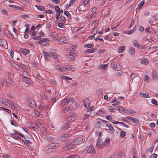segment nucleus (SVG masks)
<instances>
[{
    "label": "nucleus",
    "mask_w": 158,
    "mask_h": 158,
    "mask_svg": "<svg viewBox=\"0 0 158 158\" xmlns=\"http://www.w3.org/2000/svg\"><path fill=\"white\" fill-rule=\"evenodd\" d=\"M1 102L7 106H11V108L13 109L15 108L16 106L10 101L5 98H2L1 100Z\"/></svg>",
    "instance_id": "1"
},
{
    "label": "nucleus",
    "mask_w": 158,
    "mask_h": 158,
    "mask_svg": "<svg viewBox=\"0 0 158 158\" xmlns=\"http://www.w3.org/2000/svg\"><path fill=\"white\" fill-rule=\"evenodd\" d=\"M111 66L114 69L118 71H120L121 69V67L120 65V63L116 62L114 60H113L111 64Z\"/></svg>",
    "instance_id": "2"
},
{
    "label": "nucleus",
    "mask_w": 158,
    "mask_h": 158,
    "mask_svg": "<svg viewBox=\"0 0 158 158\" xmlns=\"http://www.w3.org/2000/svg\"><path fill=\"white\" fill-rule=\"evenodd\" d=\"M36 127L40 128V129L43 131V133L45 131V129L44 127V124L41 122L39 121L36 122Z\"/></svg>",
    "instance_id": "3"
},
{
    "label": "nucleus",
    "mask_w": 158,
    "mask_h": 158,
    "mask_svg": "<svg viewBox=\"0 0 158 158\" xmlns=\"http://www.w3.org/2000/svg\"><path fill=\"white\" fill-rule=\"evenodd\" d=\"M86 140V139L84 136L79 137L75 141V143H76L77 145L81 144L84 142Z\"/></svg>",
    "instance_id": "4"
},
{
    "label": "nucleus",
    "mask_w": 158,
    "mask_h": 158,
    "mask_svg": "<svg viewBox=\"0 0 158 158\" xmlns=\"http://www.w3.org/2000/svg\"><path fill=\"white\" fill-rule=\"evenodd\" d=\"M77 118V116L73 113H72L70 114L67 118V120L69 121H73L75 120Z\"/></svg>",
    "instance_id": "5"
},
{
    "label": "nucleus",
    "mask_w": 158,
    "mask_h": 158,
    "mask_svg": "<svg viewBox=\"0 0 158 158\" xmlns=\"http://www.w3.org/2000/svg\"><path fill=\"white\" fill-rule=\"evenodd\" d=\"M55 68L59 70L60 71L66 72L67 71V69L66 67H64L60 66L59 64H56L55 66Z\"/></svg>",
    "instance_id": "6"
},
{
    "label": "nucleus",
    "mask_w": 158,
    "mask_h": 158,
    "mask_svg": "<svg viewBox=\"0 0 158 158\" xmlns=\"http://www.w3.org/2000/svg\"><path fill=\"white\" fill-rule=\"evenodd\" d=\"M39 109L40 110H45V111L46 112L49 111L50 110L49 107H48L47 106L45 105L44 104H41L39 107Z\"/></svg>",
    "instance_id": "7"
},
{
    "label": "nucleus",
    "mask_w": 158,
    "mask_h": 158,
    "mask_svg": "<svg viewBox=\"0 0 158 158\" xmlns=\"http://www.w3.org/2000/svg\"><path fill=\"white\" fill-rule=\"evenodd\" d=\"M18 134H19L18 132L17 131H15L14 133L12 135V137L16 139L21 140L22 138L19 136Z\"/></svg>",
    "instance_id": "8"
},
{
    "label": "nucleus",
    "mask_w": 158,
    "mask_h": 158,
    "mask_svg": "<svg viewBox=\"0 0 158 158\" xmlns=\"http://www.w3.org/2000/svg\"><path fill=\"white\" fill-rule=\"evenodd\" d=\"M22 77H22V79L23 81L26 82L27 84L29 85L31 84V81L30 79V78L25 76H22Z\"/></svg>",
    "instance_id": "9"
},
{
    "label": "nucleus",
    "mask_w": 158,
    "mask_h": 158,
    "mask_svg": "<svg viewBox=\"0 0 158 158\" xmlns=\"http://www.w3.org/2000/svg\"><path fill=\"white\" fill-rule=\"evenodd\" d=\"M7 44V41L5 39H0V45L2 47H5Z\"/></svg>",
    "instance_id": "10"
},
{
    "label": "nucleus",
    "mask_w": 158,
    "mask_h": 158,
    "mask_svg": "<svg viewBox=\"0 0 158 158\" xmlns=\"http://www.w3.org/2000/svg\"><path fill=\"white\" fill-rule=\"evenodd\" d=\"M117 156L119 158H124L125 156V154L124 152L120 151L117 153Z\"/></svg>",
    "instance_id": "11"
},
{
    "label": "nucleus",
    "mask_w": 158,
    "mask_h": 158,
    "mask_svg": "<svg viewBox=\"0 0 158 158\" xmlns=\"http://www.w3.org/2000/svg\"><path fill=\"white\" fill-rule=\"evenodd\" d=\"M19 51L24 55H26L30 52V51L27 49H23L20 48L19 49Z\"/></svg>",
    "instance_id": "12"
},
{
    "label": "nucleus",
    "mask_w": 158,
    "mask_h": 158,
    "mask_svg": "<svg viewBox=\"0 0 158 158\" xmlns=\"http://www.w3.org/2000/svg\"><path fill=\"white\" fill-rule=\"evenodd\" d=\"M127 118L129 119L131 122L136 124H138L139 123V120L136 118L130 117H127Z\"/></svg>",
    "instance_id": "13"
},
{
    "label": "nucleus",
    "mask_w": 158,
    "mask_h": 158,
    "mask_svg": "<svg viewBox=\"0 0 158 158\" xmlns=\"http://www.w3.org/2000/svg\"><path fill=\"white\" fill-rule=\"evenodd\" d=\"M50 57H52L55 59H58L60 57V55L54 52H50Z\"/></svg>",
    "instance_id": "14"
},
{
    "label": "nucleus",
    "mask_w": 158,
    "mask_h": 158,
    "mask_svg": "<svg viewBox=\"0 0 158 158\" xmlns=\"http://www.w3.org/2000/svg\"><path fill=\"white\" fill-rule=\"evenodd\" d=\"M90 103V101L89 100V99L87 98L85 99L83 102L84 105L86 107H88L89 106V104Z\"/></svg>",
    "instance_id": "15"
},
{
    "label": "nucleus",
    "mask_w": 158,
    "mask_h": 158,
    "mask_svg": "<svg viewBox=\"0 0 158 158\" xmlns=\"http://www.w3.org/2000/svg\"><path fill=\"white\" fill-rule=\"evenodd\" d=\"M68 129L70 130H71V127H69V124H67L64 125L63 126L61 127L60 128V130L61 131H66Z\"/></svg>",
    "instance_id": "16"
},
{
    "label": "nucleus",
    "mask_w": 158,
    "mask_h": 158,
    "mask_svg": "<svg viewBox=\"0 0 158 158\" xmlns=\"http://www.w3.org/2000/svg\"><path fill=\"white\" fill-rule=\"evenodd\" d=\"M95 151V150L94 147L92 146H90L87 148V152L89 153H94Z\"/></svg>",
    "instance_id": "17"
},
{
    "label": "nucleus",
    "mask_w": 158,
    "mask_h": 158,
    "mask_svg": "<svg viewBox=\"0 0 158 158\" xmlns=\"http://www.w3.org/2000/svg\"><path fill=\"white\" fill-rule=\"evenodd\" d=\"M158 76L157 72L155 70H154L152 73V78L155 80L157 78Z\"/></svg>",
    "instance_id": "18"
},
{
    "label": "nucleus",
    "mask_w": 158,
    "mask_h": 158,
    "mask_svg": "<svg viewBox=\"0 0 158 158\" xmlns=\"http://www.w3.org/2000/svg\"><path fill=\"white\" fill-rule=\"evenodd\" d=\"M140 96L142 98H149V96L148 94L145 93L140 92L139 93Z\"/></svg>",
    "instance_id": "19"
},
{
    "label": "nucleus",
    "mask_w": 158,
    "mask_h": 158,
    "mask_svg": "<svg viewBox=\"0 0 158 158\" xmlns=\"http://www.w3.org/2000/svg\"><path fill=\"white\" fill-rule=\"evenodd\" d=\"M96 146L98 148L102 149L104 148V145L103 144H101V143L99 142H97Z\"/></svg>",
    "instance_id": "20"
},
{
    "label": "nucleus",
    "mask_w": 158,
    "mask_h": 158,
    "mask_svg": "<svg viewBox=\"0 0 158 158\" xmlns=\"http://www.w3.org/2000/svg\"><path fill=\"white\" fill-rule=\"evenodd\" d=\"M116 109L120 113H123V112H125L126 109L122 106H118L116 107Z\"/></svg>",
    "instance_id": "21"
},
{
    "label": "nucleus",
    "mask_w": 158,
    "mask_h": 158,
    "mask_svg": "<svg viewBox=\"0 0 158 158\" xmlns=\"http://www.w3.org/2000/svg\"><path fill=\"white\" fill-rule=\"evenodd\" d=\"M129 53L130 55H133L135 53V50L134 48L130 47L129 48Z\"/></svg>",
    "instance_id": "22"
},
{
    "label": "nucleus",
    "mask_w": 158,
    "mask_h": 158,
    "mask_svg": "<svg viewBox=\"0 0 158 158\" xmlns=\"http://www.w3.org/2000/svg\"><path fill=\"white\" fill-rule=\"evenodd\" d=\"M110 139L109 138H106L105 140L104 143H103V145L106 146H108L110 145Z\"/></svg>",
    "instance_id": "23"
},
{
    "label": "nucleus",
    "mask_w": 158,
    "mask_h": 158,
    "mask_svg": "<svg viewBox=\"0 0 158 158\" xmlns=\"http://www.w3.org/2000/svg\"><path fill=\"white\" fill-rule=\"evenodd\" d=\"M66 59L69 61H70L74 59V57L72 55L69 54L67 56Z\"/></svg>",
    "instance_id": "24"
},
{
    "label": "nucleus",
    "mask_w": 158,
    "mask_h": 158,
    "mask_svg": "<svg viewBox=\"0 0 158 158\" xmlns=\"http://www.w3.org/2000/svg\"><path fill=\"white\" fill-rule=\"evenodd\" d=\"M70 101V99L69 98H66L64 99L62 101L61 105H64L68 103Z\"/></svg>",
    "instance_id": "25"
},
{
    "label": "nucleus",
    "mask_w": 158,
    "mask_h": 158,
    "mask_svg": "<svg viewBox=\"0 0 158 158\" xmlns=\"http://www.w3.org/2000/svg\"><path fill=\"white\" fill-rule=\"evenodd\" d=\"M66 69H67V71L69 70L72 72H74L75 71V68L71 66H68L67 68H66Z\"/></svg>",
    "instance_id": "26"
},
{
    "label": "nucleus",
    "mask_w": 158,
    "mask_h": 158,
    "mask_svg": "<svg viewBox=\"0 0 158 158\" xmlns=\"http://www.w3.org/2000/svg\"><path fill=\"white\" fill-rule=\"evenodd\" d=\"M43 54L45 58L48 60V58L50 57V52L48 53L46 52H43Z\"/></svg>",
    "instance_id": "27"
},
{
    "label": "nucleus",
    "mask_w": 158,
    "mask_h": 158,
    "mask_svg": "<svg viewBox=\"0 0 158 158\" xmlns=\"http://www.w3.org/2000/svg\"><path fill=\"white\" fill-rule=\"evenodd\" d=\"M125 113H126L128 114H134L135 113V112L131 110L125 109Z\"/></svg>",
    "instance_id": "28"
},
{
    "label": "nucleus",
    "mask_w": 158,
    "mask_h": 158,
    "mask_svg": "<svg viewBox=\"0 0 158 158\" xmlns=\"http://www.w3.org/2000/svg\"><path fill=\"white\" fill-rule=\"evenodd\" d=\"M106 126L108 127L109 129L112 132H114V127L110 124H107L106 125Z\"/></svg>",
    "instance_id": "29"
},
{
    "label": "nucleus",
    "mask_w": 158,
    "mask_h": 158,
    "mask_svg": "<svg viewBox=\"0 0 158 158\" xmlns=\"http://www.w3.org/2000/svg\"><path fill=\"white\" fill-rule=\"evenodd\" d=\"M125 46H120L118 50V52L119 53L122 52L125 49Z\"/></svg>",
    "instance_id": "30"
},
{
    "label": "nucleus",
    "mask_w": 158,
    "mask_h": 158,
    "mask_svg": "<svg viewBox=\"0 0 158 158\" xmlns=\"http://www.w3.org/2000/svg\"><path fill=\"white\" fill-rule=\"evenodd\" d=\"M21 140H22L28 146L31 144V142L27 139H21Z\"/></svg>",
    "instance_id": "31"
},
{
    "label": "nucleus",
    "mask_w": 158,
    "mask_h": 158,
    "mask_svg": "<svg viewBox=\"0 0 158 158\" xmlns=\"http://www.w3.org/2000/svg\"><path fill=\"white\" fill-rule=\"evenodd\" d=\"M99 30V28L98 27H94L92 31V33L94 34V35L96 34Z\"/></svg>",
    "instance_id": "32"
},
{
    "label": "nucleus",
    "mask_w": 158,
    "mask_h": 158,
    "mask_svg": "<svg viewBox=\"0 0 158 158\" xmlns=\"http://www.w3.org/2000/svg\"><path fill=\"white\" fill-rule=\"evenodd\" d=\"M38 42L40 44L44 46H47V44H48V43H45L42 40L39 41Z\"/></svg>",
    "instance_id": "33"
},
{
    "label": "nucleus",
    "mask_w": 158,
    "mask_h": 158,
    "mask_svg": "<svg viewBox=\"0 0 158 158\" xmlns=\"http://www.w3.org/2000/svg\"><path fill=\"white\" fill-rule=\"evenodd\" d=\"M1 12L4 15H7L8 14V12L7 10L4 8L2 9L1 10Z\"/></svg>",
    "instance_id": "34"
},
{
    "label": "nucleus",
    "mask_w": 158,
    "mask_h": 158,
    "mask_svg": "<svg viewBox=\"0 0 158 158\" xmlns=\"http://www.w3.org/2000/svg\"><path fill=\"white\" fill-rule=\"evenodd\" d=\"M132 43L136 47H138L139 46V44L137 40H135L133 41Z\"/></svg>",
    "instance_id": "35"
},
{
    "label": "nucleus",
    "mask_w": 158,
    "mask_h": 158,
    "mask_svg": "<svg viewBox=\"0 0 158 158\" xmlns=\"http://www.w3.org/2000/svg\"><path fill=\"white\" fill-rule=\"evenodd\" d=\"M71 110V108L70 106H68L64 108L63 110V111L64 113H66L69 111V110Z\"/></svg>",
    "instance_id": "36"
},
{
    "label": "nucleus",
    "mask_w": 158,
    "mask_h": 158,
    "mask_svg": "<svg viewBox=\"0 0 158 158\" xmlns=\"http://www.w3.org/2000/svg\"><path fill=\"white\" fill-rule=\"evenodd\" d=\"M29 104L31 107L33 108L35 106V102L33 100H31Z\"/></svg>",
    "instance_id": "37"
},
{
    "label": "nucleus",
    "mask_w": 158,
    "mask_h": 158,
    "mask_svg": "<svg viewBox=\"0 0 158 158\" xmlns=\"http://www.w3.org/2000/svg\"><path fill=\"white\" fill-rule=\"evenodd\" d=\"M2 85L3 86L6 87H8L9 86V83H8L7 81H4L2 82Z\"/></svg>",
    "instance_id": "38"
},
{
    "label": "nucleus",
    "mask_w": 158,
    "mask_h": 158,
    "mask_svg": "<svg viewBox=\"0 0 158 158\" xmlns=\"http://www.w3.org/2000/svg\"><path fill=\"white\" fill-rule=\"evenodd\" d=\"M148 61L146 59H144L141 60V63L142 64H146L148 63Z\"/></svg>",
    "instance_id": "39"
},
{
    "label": "nucleus",
    "mask_w": 158,
    "mask_h": 158,
    "mask_svg": "<svg viewBox=\"0 0 158 158\" xmlns=\"http://www.w3.org/2000/svg\"><path fill=\"white\" fill-rule=\"evenodd\" d=\"M95 49H88L87 50L85 53H93L95 52Z\"/></svg>",
    "instance_id": "40"
},
{
    "label": "nucleus",
    "mask_w": 158,
    "mask_h": 158,
    "mask_svg": "<svg viewBox=\"0 0 158 158\" xmlns=\"http://www.w3.org/2000/svg\"><path fill=\"white\" fill-rule=\"evenodd\" d=\"M4 34L8 37H10V36L11 33L9 31L7 30H5L4 31Z\"/></svg>",
    "instance_id": "41"
},
{
    "label": "nucleus",
    "mask_w": 158,
    "mask_h": 158,
    "mask_svg": "<svg viewBox=\"0 0 158 158\" xmlns=\"http://www.w3.org/2000/svg\"><path fill=\"white\" fill-rule=\"evenodd\" d=\"M35 6L40 10L44 11L45 10L44 7L43 6H39L37 5H35Z\"/></svg>",
    "instance_id": "42"
},
{
    "label": "nucleus",
    "mask_w": 158,
    "mask_h": 158,
    "mask_svg": "<svg viewBox=\"0 0 158 158\" xmlns=\"http://www.w3.org/2000/svg\"><path fill=\"white\" fill-rule=\"evenodd\" d=\"M126 132L124 131H121L120 132V136L122 138H124L126 135Z\"/></svg>",
    "instance_id": "43"
},
{
    "label": "nucleus",
    "mask_w": 158,
    "mask_h": 158,
    "mask_svg": "<svg viewBox=\"0 0 158 158\" xmlns=\"http://www.w3.org/2000/svg\"><path fill=\"white\" fill-rule=\"evenodd\" d=\"M48 140L50 142H52L54 140V137L51 136H48L47 137Z\"/></svg>",
    "instance_id": "44"
},
{
    "label": "nucleus",
    "mask_w": 158,
    "mask_h": 158,
    "mask_svg": "<svg viewBox=\"0 0 158 158\" xmlns=\"http://www.w3.org/2000/svg\"><path fill=\"white\" fill-rule=\"evenodd\" d=\"M40 96L41 97V98L42 100H45L47 99V97L44 94H41Z\"/></svg>",
    "instance_id": "45"
},
{
    "label": "nucleus",
    "mask_w": 158,
    "mask_h": 158,
    "mask_svg": "<svg viewBox=\"0 0 158 158\" xmlns=\"http://www.w3.org/2000/svg\"><path fill=\"white\" fill-rule=\"evenodd\" d=\"M70 135L69 134H63L60 135L61 138H67L68 137L70 136Z\"/></svg>",
    "instance_id": "46"
},
{
    "label": "nucleus",
    "mask_w": 158,
    "mask_h": 158,
    "mask_svg": "<svg viewBox=\"0 0 158 158\" xmlns=\"http://www.w3.org/2000/svg\"><path fill=\"white\" fill-rule=\"evenodd\" d=\"M152 103L154 104L155 106H157L158 105L157 101L154 99H152L151 101Z\"/></svg>",
    "instance_id": "47"
},
{
    "label": "nucleus",
    "mask_w": 158,
    "mask_h": 158,
    "mask_svg": "<svg viewBox=\"0 0 158 158\" xmlns=\"http://www.w3.org/2000/svg\"><path fill=\"white\" fill-rule=\"evenodd\" d=\"M56 146V144L55 143H51L50 144H49L48 146V148H51L52 147H55Z\"/></svg>",
    "instance_id": "48"
},
{
    "label": "nucleus",
    "mask_w": 158,
    "mask_h": 158,
    "mask_svg": "<svg viewBox=\"0 0 158 158\" xmlns=\"http://www.w3.org/2000/svg\"><path fill=\"white\" fill-rule=\"evenodd\" d=\"M75 0H70L69 4V5H67L66 6V7H69L72 4H73L74 2L75 1Z\"/></svg>",
    "instance_id": "49"
},
{
    "label": "nucleus",
    "mask_w": 158,
    "mask_h": 158,
    "mask_svg": "<svg viewBox=\"0 0 158 158\" xmlns=\"http://www.w3.org/2000/svg\"><path fill=\"white\" fill-rule=\"evenodd\" d=\"M108 66V64H102L100 66L101 69H104Z\"/></svg>",
    "instance_id": "50"
},
{
    "label": "nucleus",
    "mask_w": 158,
    "mask_h": 158,
    "mask_svg": "<svg viewBox=\"0 0 158 158\" xmlns=\"http://www.w3.org/2000/svg\"><path fill=\"white\" fill-rule=\"evenodd\" d=\"M85 46L88 48H92L94 47V45L92 44H88L85 45Z\"/></svg>",
    "instance_id": "51"
},
{
    "label": "nucleus",
    "mask_w": 158,
    "mask_h": 158,
    "mask_svg": "<svg viewBox=\"0 0 158 158\" xmlns=\"http://www.w3.org/2000/svg\"><path fill=\"white\" fill-rule=\"evenodd\" d=\"M94 106L90 107L88 109H86V110H87V112L88 111H91L93 110L94 109Z\"/></svg>",
    "instance_id": "52"
},
{
    "label": "nucleus",
    "mask_w": 158,
    "mask_h": 158,
    "mask_svg": "<svg viewBox=\"0 0 158 158\" xmlns=\"http://www.w3.org/2000/svg\"><path fill=\"white\" fill-rule=\"evenodd\" d=\"M98 21L97 20H95L93 23L92 24V26H94V27H95L97 26L98 25Z\"/></svg>",
    "instance_id": "53"
},
{
    "label": "nucleus",
    "mask_w": 158,
    "mask_h": 158,
    "mask_svg": "<svg viewBox=\"0 0 158 158\" xmlns=\"http://www.w3.org/2000/svg\"><path fill=\"white\" fill-rule=\"evenodd\" d=\"M68 158H79V157L77 155H73L69 156Z\"/></svg>",
    "instance_id": "54"
},
{
    "label": "nucleus",
    "mask_w": 158,
    "mask_h": 158,
    "mask_svg": "<svg viewBox=\"0 0 158 158\" xmlns=\"http://www.w3.org/2000/svg\"><path fill=\"white\" fill-rule=\"evenodd\" d=\"M120 124L122 126H123L125 127H126L127 128H128L129 127L128 126L123 122H120Z\"/></svg>",
    "instance_id": "55"
},
{
    "label": "nucleus",
    "mask_w": 158,
    "mask_h": 158,
    "mask_svg": "<svg viewBox=\"0 0 158 158\" xmlns=\"http://www.w3.org/2000/svg\"><path fill=\"white\" fill-rule=\"evenodd\" d=\"M105 51V50L104 49H101L98 50V53L101 54L103 53Z\"/></svg>",
    "instance_id": "56"
},
{
    "label": "nucleus",
    "mask_w": 158,
    "mask_h": 158,
    "mask_svg": "<svg viewBox=\"0 0 158 158\" xmlns=\"http://www.w3.org/2000/svg\"><path fill=\"white\" fill-rule=\"evenodd\" d=\"M150 78L148 76H146L145 78H144V80L146 82H148L149 81Z\"/></svg>",
    "instance_id": "57"
},
{
    "label": "nucleus",
    "mask_w": 158,
    "mask_h": 158,
    "mask_svg": "<svg viewBox=\"0 0 158 158\" xmlns=\"http://www.w3.org/2000/svg\"><path fill=\"white\" fill-rule=\"evenodd\" d=\"M33 39H34V40H40L41 39V37L40 36H36L35 37H33Z\"/></svg>",
    "instance_id": "58"
},
{
    "label": "nucleus",
    "mask_w": 158,
    "mask_h": 158,
    "mask_svg": "<svg viewBox=\"0 0 158 158\" xmlns=\"http://www.w3.org/2000/svg\"><path fill=\"white\" fill-rule=\"evenodd\" d=\"M45 12L46 13H48L51 14H53V12L51 10H46L45 11Z\"/></svg>",
    "instance_id": "59"
},
{
    "label": "nucleus",
    "mask_w": 158,
    "mask_h": 158,
    "mask_svg": "<svg viewBox=\"0 0 158 158\" xmlns=\"http://www.w3.org/2000/svg\"><path fill=\"white\" fill-rule=\"evenodd\" d=\"M136 77V76L135 73H132L131 75V79H132L133 80Z\"/></svg>",
    "instance_id": "60"
},
{
    "label": "nucleus",
    "mask_w": 158,
    "mask_h": 158,
    "mask_svg": "<svg viewBox=\"0 0 158 158\" xmlns=\"http://www.w3.org/2000/svg\"><path fill=\"white\" fill-rule=\"evenodd\" d=\"M83 2L85 5L89 4V0H83Z\"/></svg>",
    "instance_id": "61"
},
{
    "label": "nucleus",
    "mask_w": 158,
    "mask_h": 158,
    "mask_svg": "<svg viewBox=\"0 0 158 158\" xmlns=\"http://www.w3.org/2000/svg\"><path fill=\"white\" fill-rule=\"evenodd\" d=\"M55 9L57 12H58L60 11V8L59 7L57 6H55Z\"/></svg>",
    "instance_id": "62"
},
{
    "label": "nucleus",
    "mask_w": 158,
    "mask_h": 158,
    "mask_svg": "<svg viewBox=\"0 0 158 158\" xmlns=\"http://www.w3.org/2000/svg\"><path fill=\"white\" fill-rule=\"evenodd\" d=\"M144 4V1H141V2L138 4L139 7H142Z\"/></svg>",
    "instance_id": "63"
},
{
    "label": "nucleus",
    "mask_w": 158,
    "mask_h": 158,
    "mask_svg": "<svg viewBox=\"0 0 158 158\" xmlns=\"http://www.w3.org/2000/svg\"><path fill=\"white\" fill-rule=\"evenodd\" d=\"M157 156V155L156 154H154L152 155L150 158H156Z\"/></svg>",
    "instance_id": "64"
}]
</instances>
